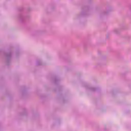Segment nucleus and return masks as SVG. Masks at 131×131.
Instances as JSON below:
<instances>
[{"instance_id":"1","label":"nucleus","mask_w":131,"mask_h":131,"mask_svg":"<svg viewBox=\"0 0 131 131\" xmlns=\"http://www.w3.org/2000/svg\"><path fill=\"white\" fill-rule=\"evenodd\" d=\"M89 90L91 91V92H95V91H96V89L93 88H91L89 89Z\"/></svg>"},{"instance_id":"2","label":"nucleus","mask_w":131,"mask_h":131,"mask_svg":"<svg viewBox=\"0 0 131 131\" xmlns=\"http://www.w3.org/2000/svg\"><path fill=\"white\" fill-rule=\"evenodd\" d=\"M114 31H115V32L116 33H117L118 30H117V29H115V30H114Z\"/></svg>"},{"instance_id":"3","label":"nucleus","mask_w":131,"mask_h":131,"mask_svg":"<svg viewBox=\"0 0 131 131\" xmlns=\"http://www.w3.org/2000/svg\"><path fill=\"white\" fill-rule=\"evenodd\" d=\"M37 65H40L39 64L37 63Z\"/></svg>"}]
</instances>
